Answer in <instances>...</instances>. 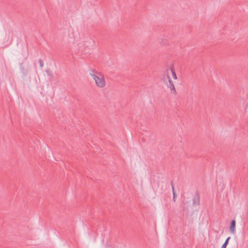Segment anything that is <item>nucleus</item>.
Segmentation results:
<instances>
[{
  "instance_id": "1",
  "label": "nucleus",
  "mask_w": 248,
  "mask_h": 248,
  "mask_svg": "<svg viewBox=\"0 0 248 248\" xmlns=\"http://www.w3.org/2000/svg\"><path fill=\"white\" fill-rule=\"evenodd\" d=\"M92 77L95 80L97 86L100 88H103L105 86V80L104 76L102 74H100L99 75L93 74Z\"/></svg>"
},
{
  "instance_id": "2",
  "label": "nucleus",
  "mask_w": 248,
  "mask_h": 248,
  "mask_svg": "<svg viewBox=\"0 0 248 248\" xmlns=\"http://www.w3.org/2000/svg\"><path fill=\"white\" fill-rule=\"evenodd\" d=\"M166 72L167 77V78H168L169 82V85H168V87H169L170 88V90H171V92L172 93H173L174 94H176L177 92L175 90L173 81H172V80L171 79V78L169 76V70L168 69L166 70Z\"/></svg>"
},
{
  "instance_id": "3",
  "label": "nucleus",
  "mask_w": 248,
  "mask_h": 248,
  "mask_svg": "<svg viewBox=\"0 0 248 248\" xmlns=\"http://www.w3.org/2000/svg\"><path fill=\"white\" fill-rule=\"evenodd\" d=\"M200 203V196L199 192L197 191L192 198L193 205H199Z\"/></svg>"
},
{
  "instance_id": "4",
  "label": "nucleus",
  "mask_w": 248,
  "mask_h": 248,
  "mask_svg": "<svg viewBox=\"0 0 248 248\" xmlns=\"http://www.w3.org/2000/svg\"><path fill=\"white\" fill-rule=\"evenodd\" d=\"M95 42L92 38H89L84 42V45L87 47L91 48L93 46Z\"/></svg>"
},
{
  "instance_id": "5",
  "label": "nucleus",
  "mask_w": 248,
  "mask_h": 248,
  "mask_svg": "<svg viewBox=\"0 0 248 248\" xmlns=\"http://www.w3.org/2000/svg\"><path fill=\"white\" fill-rule=\"evenodd\" d=\"M236 222L234 219H232L230 224V231L232 233L234 234L235 231Z\"/></svg>"
},
{
  "instance_id": "6",
  "label": "nucleus",
  "mask_w": 248,
  "mask_h": 248,
  "mask_svg": "<svg viewBox=\"0 0 248 248\" xmlns=\"http://www.w3.org/2000/svg\"><path fill=\"white\" fill-rule=\"evenodd\" d=\"M23 63H21L20 66V70L21 71L23 75L24 76H26L28 74V68L27 67L24 66L23 65Z\"/></svg>"
},
{
  "instance_id": "7",
  "label": "nucleus",
  "mask_w": 248,
  "mask_h": 248,
  "mask_svg": "<svg viewBox=\"0 0 248 248\" xmlns=\"http://www.w3.org/2000/svg\"><path fill=\"white\" fill-rule=\"evenodd\" d=\"M170 70L172 73V77H173V79H177V77L176 74L175 73V71L174 68L173 67H171Z\"/></svg>"
},
{
  "instance_id": "8",
  "label": "nucleus",
  "mask_w": 248,
  "mask_h": 248,
  "mask_svg": "<svg viewBox=\"0 0 248 248\" xmlns=\"http://www.w3.org/2000/svg\"><path fill=\"white\" fill-rule=\"evenodd\" d=\"M231 238V237L229 236L225 240V242L224 243V244L222 245V247H221V248H226V247L227 246V245L228 244V243H229V240Z\"/></svg>"
},
{
  "instance_id": "9",
  "label": "nucleus",
  "mask_w": 248,
  "mask_h": 248,
  "mask_svg": "<svg viewBox=\"0 0 248 248\" xmlns=\"http://www.w3.org/2000/svg\"><path fill=\"white\" fill-rule=\"evenodd\" d=\"M90 75L92 77L93 74H95L96 75H99L100 73L97 72L95 70L91 69L89 70Z\"/></svg>"
},
{
  "instance_id": "10",
  "label": "nucleus",
  "mask_w": 248,
  "mask_h": 248,
  "mask_svg": "<svg viewBox=\"0 0 248 248\" xmlns=\"http://www.w3.org/2000/svg\"><path fill=\"white\" fill-rule=\"evenodd\" d=\"M170 185L171 186V187H172V191H173V200L174 201H175L174 199L175 198V192H174V186H173V182L172 181H171L170 182Z\"/></svg>"
},
{
  "instance_id": "11",
  "label": "nucleus",
  "mask_w": 248,
  "mask_h": 248,
  "mask_svg": "<svg viewBox=\"0 0 248 248\" xmlns=\"http://www.w3.org/2000/svg\"><path fill=\"white\" fill-rule=\"evenodd\" d=\"M38 62H39L40 66L41 68L43 67L44 66V63H43V61L41 59H39Z\"/></svg>"
},
{
  "instance_id": "12",
  "label": "nucleus",
  "mask_w": 248,
  "mask_h": 248,
  "mask_svg": "<svg viewBox=\"0 0 248 248\" xmlns=\"http://www.w3.org/2000/svg\"><path fill=\"white\" fill-rule=\"evenodd\" d=\"M46 73L47 76H52V75L51 74V71L50 70H46Z\"/></svg>"
}]
</instances>
